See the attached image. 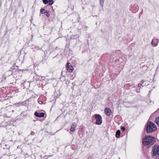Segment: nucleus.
Segmentation results:
<instances>
[{
  "instance_id": "obj_1",
  "label": "nucleus",
  "mask_w": 159,
  "mask_h": 159,
  "mask_svg": "<svg viewBox=\"0 0 159 159\" xmlns=\"http://www.w3.org/2000/svg\"><path fill=\"white\" fill-rule=\"evenodd\" d=\"M156 141L155 138L150 135L145 136L142 140L143 144L147 146L148 148L153 145Z\"/></svg>"
},
{
  "instance_id": "obj_2",
  "label": "nucleus",
  "mask_w": 159,
  "mask_h": 159,
  "mask_svg": "<svg viewBox=\"0 0 159 159\" xmlns=\"http://www.w3.org/2000/svg\"><path fill=\"white\" fill-rule=\"evenodd\" d=\"M145 129L148 134H150L156 130L157 128L153 122L148 121L145 126Z\"/></svg>"
},
{
  "instance_id": "obj_3",
  "label": "nucleus",
  "mask_w": 159,
  "mask_h": 159,
  "mask_svg": "<svg viewBox=\"0 0 159 159\" xmlns=\"http://www.w3.org/2000/svg\"><path fill=\"white\" fill-rule=\"evenodd\" d=\"M152 156L154 157L156 156L157 157L159 156V145H155L153 147L152 149Z\"/></svg>"
},
{
  "instance_id": "obj_4",
  "label": "nucleus",
  "mask_w": 159,
  "mask_h": 159,
  "mask_svg": "<svg viewBox=\"0 0 159 159\" xmlns=\"http://www.w3.org/2000/svg\"><path fill=\"white\" fill-rule=\"evenodd\" d=\"M94 117L96 120V124L98 125H101L102 122V117L99 114H96L94 115Z\"/></svg>"
},
{
  "instance_id": "obj_5",
  "label": "nucleus",
  "mask_w": 159,
  "mask_h": 159,
  "mask_svg": "<svg viewBox=\"0 0 159 159\" xmlns=\"http://www.w3.org/2000/svg\"><path fill=\"white\" fill-rule=\"evenodd\" d=\"M67 70L70 73L72 72L73 70V67L72 66L70 63L67 62Z\"/></svg>"
},
{
  "instance_id": "obj_6",
  "label": "nucleus",
  "mask_w": 159,
  "mask_h": 159,
  "mask_svg": "<svg viewBox=\"0 0 159 159\" xmlns=\"http://www.w3.org/2000/svg\"><path fill=\"white\" fill-rule=\"evenodd\" d=\"M158 40L154 37L152 41L151 44L152 46H156L158 43Z\"/></svg>"
},
{
  "instance_id": "obj_7",
  "label": "nucleus",
  "mask_w": 159,
  "mask_h": 159,
  "mask_svg": "<svg viewBox=\"0 0 159 159\" xmlns=\"http://www.w3.org/2000/svg\"><path fill=\"white\" fill-rule=\"evenodd\" d=\"M34 115L35 116L40 118L43 117L45 115V113L43 112L38 113L37 111H36L35 112Z\"/></svg>"
},
{
  "instance_id": "obj_8",
  "label": "nucleus",
  "mask_w": 159,
  "mask_h": 159,
  "mask_svg": "<svg viewBox=\"0 0 159 159\" xmlns=\"http://www.w3.org/2000/svg\"><path fill=\"white\" fill-rule=\"evenodd\" d=\"M104 112L108 116H110L111 115V109L108 108H106L104 109Z\"/></svg>"
},
{
  "instance_id": "obj_9",
  "label": "nucleus",
  "mask_w": 159,
  "mask_h": 159,
  "mask_svg": "<svg viewBox=\"0 0 159 159\" xmlns=\"http://www.w3.org/2000/svg\"><path fill=\"white\" fill-rule=\"evenodd\" d=\"M75 127V123H73L71 125V127L70 129V130L71 132H73L74 131Z\"/></svg>"
},
{
  "instance_id": "obj_10",
  "label": "nucleus",
  "mask_w": 159,
  "mask_h": 159,
  "mask_svg": "<svg viewBox=\"0 0 159 159\" xmlns=\"http://www.w3.org/2000/svg\"><path fill=\"white\" fill-rule=\"evenodd\" d=\"M120 131L119 130H118L116 133V138H119L120 136Z\"/></svg>"
},
{
  "instance_id": "obj_11",
  "label": "nucleus",
  "mask_w": 159,
  "mask_h": 159,
  "mask_svg": "<svg viewBox=\"0 0 159 159\" xmlns=\"http://www.w3.org/2000/svg\"><path fill=\"white\" fill-rule=\"evenodd\" d=\"M155 122L159 126V116L156 118Z\"/></svg>"
},
{
  "instance_id": "obj_12",
  "label": "nucleus",
  "mask_w": 159,
  "mask_h": 159,
  "mask_svg": "<svg viewBox=\"0 0 159 159\" xmlns=\"http://www.w3.org/2000/svg\"><path fill=\"white\" fill-rule=\"evenodd\" d=\"M48 3L49 5H51L54 2L53 0H48Z\"/></svg>"
},
{
  "instance_id": "obj_13",
  "label": "nucleus",
  "mask_w": 159,
  "mask_h": 159,
  "mask_svg": "<svg viewBox=\"0 0 159 159\" xmlns=\"http://www.w3.org/2000/svg\"><path fill=\"white\" fill-rule=\"evenodd\" d=\"M46 11L44 9L42 8L40 10V12L41 14L45 13Z\"/></svg>"
},
{
  "instance_id": "obj_14",
  "label": "nucleus",
  "mask_w": 159,
  "mask_h": 159,
  "mask_svg": "<svg viewBox=\"0 0 159 159\" xmlns=\"http://www.w3.org/2000/svg\"><path fill=\"white\" fill-rule=\"evenodd\" d=\"M100 6L102 7L104 4V0H100Z\"/></svg>"
},
{
  "instance_id": "obj_15",
  "label": "nucleus",
  "mask_w": 159,
  "mask_h": 159,
  "mask_svg": "<svg viewBox=\"0 0 159 159\" xmlns=\"http://www.w3.org/2000/svg\"><path fill=\"white\" fill-rule=\"evenodd\" d=\"M45 12L46 13V16L48 17H49L50 16V14L49 13V11H48L46 10Z\"/></svg>"
},
{
  "instance_id": "obj_16",
  "label": "nucleus",
  "mask_w": 159,
  "mask_h": 159,
  "mask_svg": "<svg viewBox=\"0 0 159 159\" xmlns=\"http://www.w3.org/2000/svg\"><path fill=\"white\" fill-rule=\"evenodd\" d=\"M3 89H2L3 90L2 93L5 94L6 93L7 89L6 88L4 87H3Z\"/></svg>"
},
{
  "instance_id": "obj_17",
  "label": "nucleus",
  "mask_w": 159,
  "mask_h": 159,
  "mask_svg": "<svg viewBox=\"0 0 159 159\" xmlns=\"http://www.w3.org/2000/svg\"><path fill=\"white\" fill-rule=\"evenodd\" d=\"M43 3L45 4H47L48 3V0H43Z\"/></svg>"
},
{
  "instance_id": "obj_18",
  "label": "nucleus",
  "mask_w": 159,
  "mask_h": 159,
  "mask_svg": "<svg viewBox=\"0 0 159 159\" xmlns=\"http://www.w3.org/2000/svg\"><path fill=\"white\" fill-rule=\"evenodd\" d=\"M121 129L123 131H124L125 130V128L124 127V126L121 127Z\"/></svg>"
},
{
  "instance_id": "obj_19",
  "label": "nucleus",
  "mask_w": 159,
  "mask_h": 159,
  "mask_svg": "<svg viewBox=\"0 0 159 159\" xmlns=\"http://www.w3.org/2000/svg\"><path fill=\"white\" fill-rule=\"evenodd\" d=\"M2 79H5H5H6V75H5V74H4L3 75V76H2Z\"/></svg>"
},
{
  "instance_id": "obj_20",
  "label": "nucleus",
  "mask_w": 159,
  "mask_h": 159,
  "mask_svg": "<svg viewBox=\"0 0 159 159\" xmlns=\"http://www.w3.org/2000/svg\"><path fill=\"white\" fill-rule=\"evenodd\" d=\"M35 133L34 132H32L30 134H31L32 135H34L35 134Z\"/></svg>"
},
{
  "instance_id": "obj_21",
  "label": "nucleus",
  "mask_w": 159,
  "mask_h": 159,
  "mask_svg": "<svg viewBox=\"0 0 159 159\" xmlns=\"http://www.w3.org/2000/svg\"><path fill=\"white\" fill-rule=\"evenodd\" d=\"M38 102L39 104H42L43 103V101H39Z\"/></svg>"
},
{
  "instance_id": "obj_22",
  "label": "nucleus",
  "mask_w": 159,
  "mask_h": 159,
  "mask_svg": "<svg viewBox=\"0 0 159 159\" xmlns=\"http://www.w3.org/2000/svg\"><path fill=\"white\" fill-rule=\"evenodd\" d=\"M142 85V84H141V83H139V84H138V87H140Z\"/></svg>"
},
{
  "instance_id": "obj_23",
  "label": "nucleus",
  "mask_w": 159,
  "mask_h": 159,
  "mask_svg": "<svg viewBox=\"0 0 159 159\" xmlns=\"http://www.w3.org/2000/svg\"><path fill=\"white\" fill-rule=\"evenodd\" d=\"M144 82H145V81L144 80H142L141 81V83H143Z\"/></svg>"
},
{
  "instance_id": "obj_24",
  "label": "nucleus",
  "mask_w": 159,
  "mask_h": 159,
  "mask_svg": "<svg viewBox=\"0 0 159 159\" xmlns=\"http://www.w3.org/2000/svg\"><path fill=\"white\" fill-rule=\"evenodd\" d=\"M136 91L138 93V92H139V91H138V89H137V88H136Z\"/></svg>"
},
{
  "instance_id": "obj_25",
  "label": "nucleus",
  "mask_w": 159,
  "mask_h": 159,
  "mask_svg": "<svg viewBox=\"0 0 159 159\" xmlns=\"http://www.w3.org/2000/svg\"><path fill=\"white\" fill-rule=\"evenodd\" d=\"M6 99H5V100H6ZM3 100H4L3 99H1V101H3Z\"/></svg>"
},
{
  "instance_id": "obj_26",
  "label": "nucleus",
  "mask_w": 159,
  "mask_h": 159,
  "mask_svg": "<svg viewBox=\"0 0 159 159\" xmlns=\"http://www.w3.org/2000/svg\"><path fill=\"white\" fill-rule=\"evenodd\" d=\"M158 159H159V158Z\"/></svg>"
}]
</instances>
